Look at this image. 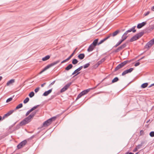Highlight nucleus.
I'll return each mask as SVG.
<instances>
[{
	"instance_id": "f257e3e1",
	"label": "nucleus",
	"mask_w": 154,
	"mask_h": 154,
	"mask_svg": "<svg viewBox=\"0 0 154 154\" xmlns=\"http://www.w3.org/2000/svg\"><path fill=\"white\" fill-rule=\"evenodd\" d=\"M37 112V111L32 112L29 115L23 119L16 126L15 129L17 130L20 128L21 126L25 125L31 121V119L34 117Z\"/></svg>"
},
{
	"instance_id": "f03ea898",
	"label": "nucleus",
	"mask_w": 154,
	"mask_h": 154,
	"mask_svg": "<svg viewBox=\"0 0 154 154\" xmlns=\"http://www.w3.org/2000/svg\"><path fill=\"white\" fill-rule=\"evenodd\" d=\"M144 34V32H141L136 34L131 38L130 41V42H133L138 39L142 36Z\"/></svg>"
},
{
	"instance_id": "7ed1b4c3",
	"label": "nucleus",
	"mask_w": 154,
	"mask_h": 154,
	"mask_svg": "<svg viewBox=\"0 0 154 154\" xmlns=\"http://www.w3.org/2000/svg\"><path fill=\"white\" fill-rule=\"evenodd\" d=\"M56 117H53L45 122L43 124L42 127H46L50 125L52 121H54L56 119Z\"/></svg>"
},
{
	"instance_id": "20e7f679",
	"label": "nucleus",
	"mask_w": 154,
	"mask_h": 154,
	"mask_svg": "<svg viewBox=\"0 0 154 154\" xmlns=\"http://www.w3.org/2000/svg\"><path fill=\"white\" fill-rule=\"evenodd\" d=\"M128 62H129L128 60H125L121 63L115 68L114 70V72H116L119 69L122 68Z\"/></svg>"
},
{
	"instance_id": "39448f33",
	"label": "nucleus",
	"mask_w": 154,
	"mask_h": 154,
	"mask_svg": "<svg viewBox=\"0 0 154 154\" xmlns=\"http://www.w3.org/2000/svg\"><path fill=\"white\" fill-rule=\"evenodd\" d=\"M127 43H125L122 45L118 47L114 51V52L115 53H117L119 51H120L123 49L125 48L127 45Z\"/></svg>"
},
{
	"instance_id": "423d86ee",
	"label": "nucleus",
	"mask_w": 154,
	"mask_h": 154,
	"mask_svg": "<svg viewBox=\"0 0 154 154\" xmlns=\"http://www.w3.org/2000/svg\"><path fill=\"white\" fill-rule=\"evenodd\" d=\"M154 43V38H153L149 42L145 45V48H148L150 47Z\"/></svg>"
},
{
	"instance_id": "0eeeda50",
	"label": "nucleus",
	"mask_w": 154,
	"mask_h": 154,
	"mask_svg": "<svg viewBox=\"0 0 154 154\" xmlns=\"http://www.w3.org/2000/svg\"><path fill=\"white\" fill-rule=\"evenodd\" d=\"M72 84V82H70L65 85V86L61 89L60 92H63L67 90Z\"/></svg>"
},
{
	"instance_id": "6e6552de",
	"label": "nucleus",
	"mask_w": 154,
	"mask_h": 154,
	"mask_svg": "<svg viewBox=\"0 0 154 154\" xmlns=\"http://www.w3.org/2000/svg\"><path fill=\"white\" fill-rule=\"evenodd\" d=\"M27 141L26 140H24L20 143H19L17 146V147L18 149H20L24 146L26 143Z\"/></svg>"
},
{
	"instance_id": "1a4fd4ad",
	"label": "nucleus",
	"mask_w": 154,
	"mask_h": 154,
	"mask_svg": "<svg viewBox=\"0 0 154 154\" xmlns=\"http://www.w3.org/2000/svg\"><path fill=\"white\" fill-rule=\"evenodd\" d=\"M134 69L132 68H131L128 69L124 71L122 73V75L123 76L126 74L128 73L131 72Z\"/></svg>"
},
{
	"instance_id": "9d476101",
	"label": "nucleus",
	"mask_w": 154,
	"mask_h": 154,
	"mask_svg": "<svg viewBox=\"0 0 154 154\" xmlns=\"http://www.w3.org/2000/svg\"><path fill=\"white\" fill-rule=\"evenodd\" d=\"M135 26H134L131 29L126 31L125 32V34H127L128 32H130L131 31H132L134 33L135 32H136V30L135 29Z\"/></svg>"
},
{
	"instance_id": "9b49d317",
	"label": "nucleus",
	"mask_w": 154,
	"mask_h": 154,
	"mask_svg": "<svg viewBox=\"0 0 154 154\" xmlns=\"http://www.w3.org/2000/svg\"><path fill=\"white\" fill-rule=\"evenodd\" d=\"M60 62V60H57L55 61H54V62H53L52 63H50V64L48 65V66L49 68H50L51 67H52L53 66H54L56 65L57 64H58Z\"/></svg>"
},
{
	"instance_id": "f8f14e48",
	"label": "nucleus",
	"mask_w": 154,
	"mask_h": 154,
	"mask_svg": "<svg viewBox=\"0 0 154 154\" xmlns=\"http://www.w3.org/2000/svg\"><path fill=\"white\" fill-rule=\"evenodd\" d=\"M60 62V60H57L55 61H54V62H53L52 63H50V64L48 65V66L49 68H50L51 67H52L53 66H54L56 65L57 64H58Z\"/></svg>"
},
{
	"instance_id": "ddd939ff",
	"label": "nucleus",
	"mask_w": 154,
	"mask_h": 154,
	"mask_svg": "<svg viewBox=\"0 0 154 154\" xmlns=\"http://www.w3.org/2000/svg\"><path fill=\"white\" fill-rule=\"evenodd\" d=\"M60 62V60H57L55 61H54V62H53L52 63H50V64L48 65V66L49 68H50L51 67H52L53 66H54L56 65L57 64H58Z\"/></svg>"
},
{
	"instance_id": "4468645a",
	"label": "nucleus",
	"mask_w": 154,
	"mask_h": 154,
	"mask_svg": "<svg viewBox=\"0 0 154 154\" xmlns=\"http://www.w3.org/2000/svg\"><path fill=\"white\" fill-rule=\"evenodd\" d=\"M60 62V60H57L55 61H54V62H53L52 63H50V64L48 65V66L49 68H50L51 67H52L53 66H54L56 65L57 64H58Z\"/></svg>"
},
{
	"instance_id": "2eb2a0df",
	"label": "nucleus",
	"mask_w": 154,
	"mask_h": 154,
	"mask_svg": "<svg viewBox=\"0 0 154 154\" xmlns=\"http://www.w3.org/2000/svg\"><path fill=\"white\" fill-rule=\"evenodd\" d=\"M146 21L143 22L141 23H139L137 26V27L138 29H140L146 25Z\"/></svg>"
},
{
	"instance_id": "dca6fc26",
	"label": "nucleus",
	"mask_w": 154,
	"mask_h": 154,
	"mask_svg": "<svg viewBox=\"0 0 154 154\" xmlns=\"http://www.w3.org/2000/svg\"><path fill=\"white\" fill-rule=\"evenodd\" d=\"M120 32V31L119 30H117L116 31L112 33H110V35L111 36L115 37L118 34H119Z\"/></svg>"
},
{
	"instance_id": "f3484780",
	"label": "nucleus",
	"mask_w": 154,
	"mask_h": 154,
	"mask_svg": "<svg viewBox=\"0 0 154 154\" xmlns=\"http://www.w3.org/2000/svg\"><path fill=\"white\" fill-rule=\"evenodd\" d=\"M52 90V88L51 89H50L48 90V91L45 92L43 94V96H48L49 94H50Z\"/></svg>"
},
{
	"instance_id": "a211bd4d",
	"label": "nucleus",
	"mask_w": 154,
	"mask_h": 154,
	"mask_svg": "<svg viewBox=\"0 0 154 154\" xmlns=\"http://www.w3.org/2000/svg\"><path fill=\"white\" fill-rule=\"evenodd\" d=\"M95 47V46H94L92 44H91V45L89 47L87 50V51L88 52L91 51L94 49Z\"/></svg>"
},
{
	"instance_id": "6ab92c4d",
	"label": "nucleus",
	"mask_w": 154,
	"mask_h": 154,
	"mask_svg": "<svg viewBox=\"0 0 154 154\" xmlns=\"http://www.w3.org/2000/svg\"><path fill=\"white\" fill-rule=\"evenodd\" d=\"M83 67V66H81L79 68L76 69V70H75L76 72H77V73L73 76V77H74L75 76L77 75H78L80 73V72H79V71L82 69Z\"/></svg>"
},
{
	"instance_id": "aec40b11",
	"label": "nucleus",
	"mask_w": 154,
	"mask_h": 154,
	"mask_svg": "<svg viewBox=\"0 0 154 154\" xmlns=\"http://www.w3.org/2000/svg\"><path fill=\"white\" fill-rule=\"evenodd\" d=\"M72 65L71 64H70L65 68V70L66 71H68L72 69Z\"/></svg>"
},
{
	"instance_id": "412c9836",
	"label": "nucleus",
	"mask_w": 154,
	"mask_h": 154,
	"mask_svg": "<svg viewBox=\"0 0 154 154\" xmlns=\"http://www.w3.org/2000/svg\"><path fill=\"white\" fill-rule=\"evenodd\" d=\"M15 80L14 79H11L9 81H8L6 85L7 86L9 85H10L12 84V83L14 82Z\"/></svg>"
},
{
	"instance_id": "4be33fe9",
	"label": "nucleus",
	"mask_w": 154,
	"mask_h": 154,
	"mask_svg": "<svg viewBox=\"0 0 154 154\" xmlns=\"http://www.w3.org/2000/svg\"><path fill=\"white\" fill-rule=\"evenodd\" d=\"M85 55L84 54H80L78 56V57L80 60H82L84 58Z\"/></svg>"
},
{
	"instance_id": "5701e85b",
	"label": "nucleus",
	"mask_w": 154,
	"mask_h": 154,
	"mask_svg": "<svg viewBox=\"0 0 154 154\" xmlns=\"http://www.w3.org/2000/svg\"><path fill=\"white\" fill-rule=\"evenodd\" d=\"M98 39H95L94 41L93 42V43L91 44H92L94 46H95V47L97 45H98Z\"/></svg>"
},
{
	"instance_id": "b1692460",
	"label": "nucleus",
	"mask_w": 154,
	"mask_h": 154,
	"mask_svg": "<svg viewBox=\"0 0 154 154\" xmlns=\"http://www.w3.org/2000/svg\"><path fill=\"white\" fill-rule=\"evenodd\" d=\"M49 67L48 65L46 66L39 73V74H41L43 72L47 70V69H49Z\"/></svg>"
},
{
	"instance_id": "393cba45",
	"label": "nucleus",
	"mask_w": 154,
	"mask_h": 154,
	"mask_svg": "<svg viewBox=\"0 0 154 154\" xmlns=\"http://www.w3.org/2000/svg\"><path fill=\"white\" fill-rule=\"evenodd\" d=\"M90 91V89H87L86 90H85L84 91H83L81 92L82 94V95H84L87 93H88L89 91Z\"/></svg>"
},
{
	"instance_id": "a878e982",
	"label": "nucleus",
	"mask_w": 154,
	"mask_h": 154,
	"mask_svg": "<svg viewBox=\"0 0 154 154\" xmlns=\"http://www.w3.org/2000/svg\"><path fill=\"white\" fill-rule=\"evenodd\" d=\"M50 57V56L49 55H48L45 56V57L42 58V60L43 61H45L48 60Z\"/></svg>"
},
{
	"instance_id": "bb28decb",
	"label": "nucleus",
	"mask_w": 154,
	"mask_h": 154,
	"mask_svg": "<svg viewBox=\"0 0 154 154\" xmlns=\"http://www.w3.org/2000/svg\"><path fill=\"white\" fill-rule=\"evenodd\" d=\"M144 143L145 142L144 141L141 142L140 144H138L137 146H136V147L138 149H140Z\"/></svg>"
},
{
	"instance_id": "cd10ccee",
	"label": "nucleus",
	"mask_w": 154,
	"mask_h": 154,
	"mask_svg": "<svg viewBox=\"0 0 154 154\" xmlns=\"http://www.w3.org/2000/svg\"><path fill=\"white\" fill-rule=\"evenodd\" d=\"M148 85V83H145L141 85V87L142 88H145Z\"/></svg>"
},
{
	"instance_id": "c85d7f7f",
	"label": "nucleus",
	"mask_w": 154,
	"mask_h": 154,
	"mask_svg": "<svg viewBox=\"0 0 154 154\" xmlns=\"http://www.w3.org/2000/svg\"><path fill=\"white\" fill-rule=\"evenodd\" d=\"M23 107V104L22 103H20L15 108L14 110L20 109Z\"/></svg>"
},
{
	"instance_id": "c756f323",
	"label": "nucleus",
	"mask_w": 154,
	"mask_h": 154,
	"mask_svg": "<svg viewBox=\"0 0 154 154\" xmlns=\"http://www.w3.org/2000/svg\"><path fill=\"white\" fill-rule=\"evenodd\" d=\"M119 80V79L118 77H116L112 81V83H114V82H117Z\"/></svg>"
},
{
	"instance_id": "7c9ffc66",
	"label": "nucleus",
	"mask_w": 154,
	"mask_h": 154,
	"mask_svg": "<svg viewBox=\"0 0 154 154\" xmlns=\"http://www.w3.org/2000/svg\"><path fill=\"white\" fill-rule=\"evenodd\" d=\"M78 60L76 59H73L72 61V63L74 65L76 64L78 62Z\"/></svg>"
},
{
	"instance_id": "2f4dec72",
	"label": "nucleus",
	"mask_w": 154,
	"mask_h": 154,
	"mask_svg": "<svg viewBox=\"0 0 154 154\" xmlns=\"http://www.w3.org/2000/svg\"><path fill=\"white\" fill-rule=\"evenodd\" d=\"M34 93L33 91H32L29 94V96L31 98L34 96Z\"/></svg>"
},
{
	"instance_id": "473e14b6",
	"label": "nucleus",
	"mask_w": 154,
	"mask_h": 154,
	"mask_svg": "<svg viewBox=\"0 0 154 154\" xmlns=\"http://www.w3.org/2000/svg\"><path fill=\"white\" fill-rule=\"evenodd\" d=\"M125 40V38H124V39H121L117 43V44H118V45H119Z\"/></svg>"
},
{
	"instance_id": "72a5a7b5",
	"label": "nucleus",
	"mask_w": 154,
	"mask_h": 154,
	"mask_svg": "<svg viewBox=\"0 0 154 154\" xmlns=\"http://www.w3.org/2000/svg\"><path fill=\"white\" fill-rule=\"evenodd\" d=\"M82 96H83V95H82V93L81 92L78 95L76 100L79 99Z\"/></svg>"
},
{
	"instance_id": "f704fd0d",
	"label": "nucleus",
	"mask_w": 154,
	"mask_h": 154,
	"mask_svg": "<svg viewBox=\"0 0 154 154\" xmlns=\"http://www.w3.org/2000/svg\"><path fill=\"white\" fill-rule=\"evenodd\" d=\"M29 100V97H26L23 101V103H27Z\"/></svg>"
},
{
	"instance_id": "c9c22d12",
	"label": "nucleus",
	"mask_w": 154,
	"mask_h": 154,
	"mask_svg": "<svg viewBox=\"0 0 154 154\" xmlns=\"http://www.w3.org/2000/svg\"><path fill=\"white\" fill-rule=\"evenodd\" d=\"M90 64L89 63H87L84 65L83 68L84 69H85L88 68L90 66Z\"/></svg>"
},
{
	"instance_id": "e433bc0d",
	"label": "nucleus",
	"mask_w": 154,
	"mask_h": 154,
	"mask_svg": "<svg viewBox=\"0 0 154 154\" xmlns=\"http://www.w3.org/2000/svg\"><path fill=\"white\" fill-rule=\"evenodd\" d=\"M149 135H150V136L151 137H154V131H151L149 133Z\"/></svg>"
},
{
	"instance_id": "4c0bfd02",
	"label": "nucleus",
	"mask_w": 154,
	"mask_h": 154,
	"mask_svg": "<svg viewBox=\"0 0 154 154\" xmlns=\"http://www.w3.org/2000/svg\"><path fill=\"white\" fill-rule=\"evenodd\" d=\"M15 110H11L10 111H9L8 112V115H10Z\"/></svg>"
},
{
	"instance_id": "58836bf2",
	"label": "nucleus",
	"mask_w": 154,
	"mask_h": 154,
	"mask_svg": "<svg viewBox=\"0 0 154 154\" xmlns=\"http://www.w3.org/2000/svg\"><path fill=\"white\" fill-rule=\"evenodd\" d=\"M39 106V105H36V106H35L33 107L32 108H31L32 109V111H33L34 110H35V109H36Z\"/></svg>"
},
{
	"instance_id": "ea45409f",
	"label": "nucleus",
	"mask_w": 154,
	"mask_h": 154,
	"mask_svg": "<svg viewBox=\"0 0 154 154\" xmlns=\"http://www.w3.org/2000/svg\"><path fill=\"white\" fill-rule=\"evenodd\" d=\"M127 34H125V33L123 35L122 37V39H124L125 38V39L127 38V36H126Z\"/></svg>"
},
{
	"instance_id": "a19ab883",
	"label": "nucleus",
	"mask_w": 154,
	"mask_h": 154,
	"mask_svg": "<svg viewBox=\"0 0 154 154\" xmlns=\"http://www.w3.org/2000/svg\"><path fill=\"white\" fill-rule=\"evenodd\" d=\"M12 100V97H10L6 101V102L7 103L11 101Z\"/></svg>"
},
{
	"instance_id": "79ce46f5",
	"label": "nucleus",
	"mask_w": 154,
	"mask_h": 154,
	"mask_svg": "<svg viewBox=\"0 0 154 154\" xmlns=\"http://www.w3.org/2000/svg\"><path fill=\"white\" fill-rule=\"evenodd\" d=\"M110 36H111L110 35V34H109L108 36H107L106 37V38H105L103 39L104 41H105L106 40H107L109 38Z\"/></svg>"
},
{
	"instance_id": "37998d69",
	"label": "nucleus",
	"mask_w": 154,
	"mask_h": 154,
	"mask_svg": "<svg viewBox=\"0 0 154 154\" xmlns=\"http://www.w3.org/2000/svg\"><path fill=\"white\" fill-rule=\"evenodd\" d=\"M76 48L75 49V50L74 51L73 53L71 54L69 57L70 59L72 57V56L74 55L75 51L76 50Z\"/></svg>"
},
{
	"instance_id": "c03bdc74",
	"label": "nucleus",
	"mask_w": 154,
	"mask_h": 154,
	"mask_svg": "<svg viewBox=\"0 0 154 154\" xmlns=\"http://www.w3.org/2000/svg\"><path fill=\"white\" fill-rule=\"evenodd\" d=\"M144 134V132L143 130H140V136L143 135Z\"/></svg>"
},
{
	"instance_id": "a18cd8bd",
	"label": "nucleus",
	"mask_w": 154,
	"mask_h": 154,
	"mask_svg": "<svg viewBox=\"0 0 154 154\" xmlns=\"http://www.w3.org/2000/svg\"><path fill=\"white\" fill-rule=\"evenodd\" d=\"M106 60V58L104 57L103 58H102L100 61L102 63L104 62L105 60Z\"/></svg>"
},
{
	"instance_id": "49530a36",
	"label": "nucleus",
	"mask_w": 154,
	"mask_h": 154,
	"mask_svg": "<svg viewBox=\"0 0 154 154\" xmlns=\"http://www.w3.org/2000/svg\"><path fill=\"white\" fill-rule=\"evenodd\" d=\"M101 63L99 61H98L97 63L95 64V66H97V67Z\"/></svg>"
},
{
	"instance_id": "de8ad7c7",
	"label": "nucleus",
	"mask_w": 154,
	"mask_h": 154,
	"mask_svg": "<svg viewBox=\"0 0 154 154\" xmlns=\"http://www.w3.org/2000/svg\"><path fill=\"white\" fill-rule=\"evenodd\" d=\"M39 90V88L38 87L35 89V93H37Z\"/></svg>"
},
{
	"instance_id": "09e8293b",
	"label": "nucleus",
	"mask_w": 154,
	"mask_h": 154,
	"mask_svg": "<svg viewBox=\"0 0 154 154\" xmlns=\"http://www.w3.org/2000/svg\"><path fill=\"white\" fill-rule=\"evenodd\" d=\"M104 42V41L103 39L102 40H101L98 43V45H100V44L103 43Z\"/></svg>"
},
{
	"instance_id": "8fccbe9b",
	"label": "nucleus",
	"mask_w": 154,
	"mask_h": 154,
	"mask_svg": "<svg viewBox=\"0 0 154 154\" xmlns=\"http://www.w3.org/2000/svg\"><path fill=\"white\" fill-rule=\"evenodd\" d=\"M140 63L139 62H137L135 64L134 66H139L140 65Z\"/></svg>"
},
{
	"instance_id": "3c124183",
	"label": "nucleus",
	"mask_w": 154,
	"mask_h": 154,
	"mask_svg": "<svg viewBox=\"0 0 154 154\" xmlns=\"http://www.w3.org/2000/svg\"><path fill=\"white\" fill-rule=\"evenodd\" d=\"M149 13L150 12L149 11H148L144 14V16H146L149 14Z\"/></svg>"
},
{
	"instance_id": "603ef678",
	"label": "nucleus",
	"mask_w": 154,
	"mask_h": 154,
	"mask_svg": "<svg viewBox=\"0 0 154 154\" xmlns=\"http://www.w3.org/2000/svg\"><path fill=\"white\" fill-rule=\"evenodd\" d=\"M55 81H54L52 82L49 85V86H50L51 85H54V84L55 83Z\"/></svg>"
},
{
	"instance_id": "864d4df0",
	"label": "nucleus",
	"mask_w": 154,
	"mask_h": 154,
	"mask_svg": "<svg viewBox=\"0 0 154 154\" xmlns=\"http://www.w3.org/2000/svg\"><path fill=\"white\" fill-rule=\"evenodd\" d=\"M138 149H137V148L136 147L135 148H134L133 150V152H136L137 150Z\"/></svg>"
},
{
	"instance_id": "5fc2aeb1",
	"label": "nucleus",
	"mask_w": 154,
	"mask_h": 154,
	"mask_svg": "<svg viewBox=\"0 0 154 154\" xmlns=\"http://www.w3.org/2000/svg\"><path fill=\"white\" fill-rule=\"evenodd\" d=\"M30 113L28 111L26 114V116H27Z\"/></svg>"
},
{
	"instance_id": "6e6d98bb",
	"label": "nucleus",
	"mask_w": 154,
	"mask_h": 154,
	"mask_svg": "<svg viewBox=\"0 0 154 154\" xmlns=\"http://www.w3.org/2000/svg\"><path fill=\"white\" fill-rule=\"evenodd\" d=\"M46 84V83H44L43 84H42L41 85V87H43Z\"/></svg>"
},
{
	"instance_id": "4d7b16f0",
	"label": "nucleus",
	"mask_w": 154,
	"mask_h": 154,
	"mask_svg": "<svg viewBox=\"0 0 154 154\" xmlns=\"http://www.w3.org/2000/svg\"><path fill=\"white\" fill-rule=\"evenodd\" d=\"M77 72H76L75 70V71L72 73V75H73L75 74V73H77Z\"/></svg>"
},
{
	"instance_id": "13d9d810",
	"label": "nucleus",
	"mask_w": 154,
	"mask_h": 154,
	"mask_svg": "<svg viewBox=\"0 0 154 154\" xmlns=\"http://www.w3.org/2000/svg\"><path fill=\"white\" fill-rule=\"evenodd\" d=\"M35 135H33L31 137H30V139H32V138H33V137H35Z\"/></svg>"
},
{
	"instance_id": "bf43d9fd",
	"label": "nucleus",
	"mask_w": 154,
	"mask_h": 154,
	"mask_svg": "<svg viewBox=\"0 0 154 154\" xmlns=\"http://www.w3.org/2000/svg\"><path fill=\"white\" fill-rule=\"evenodd\" d=\"M119 45H118V44L117 43L115 46H114L113 47L114 48H116L117 46H118Z\"/></svg>"
},
{
	"instance_id": "052dcab7",
	"label": "nucleus",
	"mask_w": 154,
	"mask_h": 154,
	"mask_svg": "<svg viewBox=\"0 0 154 154\" xmlns=\"http://www.w3.org/2000/svg\"><path fill=\"white\" fill-rule=\"evenodd\" d=\"M119 45H118V44L117 43L115 46H114L113 47L114 48H116L117 46H118Z\"/></svg>"
},
{
	"instance_id": "680f3d73",
	"label": "nucleus",
	"mask_w": 154,
	"mask_h": 154,
	"mask_svg": "<svg viewBox=\"0 0 154 154\" xmlns=\"http://www.w3.org/2000/svg\"><path fill=\"white\" fill-rule=\"evenodd\" d=\"M8 113H7L6 114H5L4 115L6 117L9 116V115H8Z\"/></svg>"
},
{
	"instance_id": "e2e57ef3",
	"label": "nucleus",
	"mask_w": 154,
	"mask_h": 154,
	"mask_svg": "<svg viewBox=\"0 0 154 154\" xmlns=\"http://www.w3.org/2000/svg\"><path fill=\"white\" fill-rule=\"evenodd\" d=\"M66 62V60H63V61H62L61 62V64H62V63H63L65 62Z\"/></svg>"
},
{
	"instance_id": "0e129e2a",
	"label": "nucleus",
	"mask_w": 154,
	"mask_h": 154,
	"mask_svg": "<svg viewBox=\"0 0 154 154\" xmlns=\"http://www.w3.org/2000/svg\"><path fill=\"white\" fill-rule=\"evenodd\" d=\"M151 10L152 11H154V6L152 7Z\"/></svg>"
},
{
	"instance_id": "69168bd1",
	"label": "nucleus",
	"mask_w": 154,
	"mask_h": 154,
	"mask_svg": "<svg viewBox=\"0 0 154 154\" xmlns=\"http://www.w3.org/2000/svg\"><path fill=\"white\" fill-rule=\"evenodd\" d=\"M144 56H143V57H141L140 59H139V60H138V61H140V60H141L142 59H143V58H144Z\"/></svg>"
},
{
	"instance_id": "338daca9",
	"label": "nucleus",
	"mask_w": 154,
	"mask_h": 154,
	"mask_svg": "<svg viewBox=\"0 0 154 154\" xmlns=\"http://www.w3.org/2000/svg\"><path fill=\"white\" fill-rule=\"evenodd\" d=\"M70 58L69 57H68V58H67V59H65V60L66 61H67L68 60H70Z\"/></svg>"
},
{
	"instance_id": "774afa93",
	"label": "nucleus",
	"mask_w": 154,
	"mask_h": 154,
	"mask_svg": "<svg viewBox=\"0 0 154 154\" xmlns=\"http://www.w3.org/2000/svg\"><path fill=\"white\" fill-rule=\"evenodd\" d=\"M154 86V83H153V84H151L150 86H149V87L150 88V87H152V86Z\"/></svg>"
}]
</instances>
